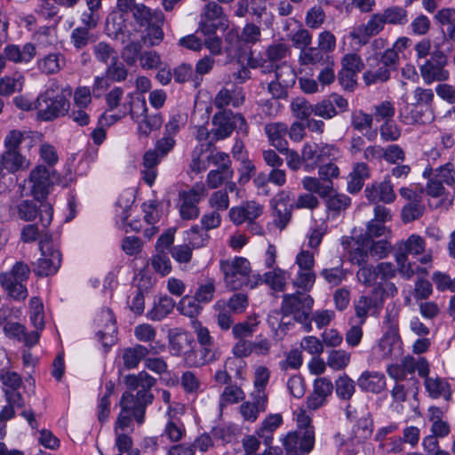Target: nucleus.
I'll use <instances>...</instances> for the list:
<instances>
[{
	"label": "nucleus",
	"mask_w": 455,
	"mask_h": 455,
	"mask_svg": "<svg viewBox=\"0 0 455 455\" xmlns=\"http://www.w3.org/2000/svg\"><path fill=\"white\" fill-rule=\"evenodd\" d=\"M220 267L225 285L230 291L241 290L244 286L254 289L258 285V281L251 276V267L246 258L235 257L220 260Z\"/></svg>",
	"instance_id": "obj_1"
},
{
	"label": "nucleus",
	"mask_w": 455,
	"mask_h": 455,
	"mask_svg": "<svg viewBox=\"0 0 455 455\" xmlns=\"http://www.w3.org/2000/svg\"><path fill=\"white\" fill-rule=\"evenodd\" d=\"M34 108L37 110V117L40 120L52 121L68 114L69 102L66 96L58 91L56 83H52L44 92L37 97Z\"/></svg>",
	"instance_id": "obj_2"
},
{
	"label": "nucleus",
	"mask_w": 455,
	"mask_h": 455,
	"mask_svg": "<svg viewBox=\"0 0 455 455\" xmlns=\"http://www.w3.org/2000/svg\"><path fill=\"white\" fill-rule=\"evenodd\" d=\"M133 18L140 28H145L142 41L148 46L158 45L164 39V16L161 11H151L144 4H137Z\"/></svg>",
	"instance_id": "obj_3"
},
{
	"label": "nucleus",
	"mask_w": 455,
	"mask_h": 455,
	"mask_svg": "<svg viewBox=\"0 0 455 455\" xmlns=\"http://www.w3.org/2000/svg\"><path fill=\"white\" fill-rule=\"evenodd\" d=\"M307 292L298 289L294 293L283 296L281 305L283 317L280 326L286 324L284 318L290 315L299 323L307 321L314 305V299Z\"/></svg>",
	"instance_id": "obj_4"
},
{
	"label": "nucleus",
	"mask_w": 455,
	"mask_h": 455,
	"mask_svg": "<svg viewBox=\"0 0 455 455\" xmlns=\"http://www.w3.org/2000/svg\"><path fill=\"white\" fill-rule=\"evenodd\" d=\"M29 275V267L22 261H17L9 271L0 274V284L13 299L24 300L28 295L25 283Z\"/></svg>",
	"instance_id": "obj_5"
},
{
	"label": "nucleus",
	"mask_w": 455,
	"mask_h": 455,
	"mask_svg": "<svg viewBox=\"0 0 455 455\" xmlns=\"http://www.w3.org/2000/svg\"><path fill=\"white\" fill-rule=\"evenodd\" d=\"M295 265L298 267V270L291 280L292 285L296 289L310 291L316 280V275L314 271L315 253L301 249L295 257Z\"/></svg>",
	"instance_id": "obj_6"
},
{
	"label": "nucleus",
	"mask_w": 455,
	"mask_h": 455,
	"mask_svg": "<svg viewBox=\"0 0 455 455\" xmlns=\"http://www.w3.org/2000/svg\"><path fill=\"white\" fill-rule=\"evenodd\" d=\"M385 323L388 326L376 347L377 353L382 359L395 358L402 355V340L398 334V319L396 314H387Z\"/></svg>",
	"instance_id": "obj_7"
},
{
	"label": "nucleus",
	"mask_w": 455,
	"mask_h": 455,
	"mask_svg": "<svg viewBox=\"0 0 455 455\" xmlns=\"http://www.w3.org/2000/svg\"><path fill=\"white\" fill-rule=\"evenodd\" d=\"M205 185L195 183L190 188L179 194V212L185 220H196L200 214L198 204L206 196Z\"/></svg>",
	"instance_id": "obj_8"
},
{
	"label": "nucleus",
	"mask_w": 455,
	"mask_h": 455,
	"mask_svg": "<svg viewBox=\"0 0 455 455\" xmlns=\"http://www.w3.org/2000/svg\"><path fill=\"white\" fill-rule=\"evenodd\" d=\"M39 248L42 257L37 260L34 272L39 276L53 275L59 269L61 263V254L51 243L48 234L44 235L39 241Z\"/></svg>",
	"instance_id": "obj_9"
},
{
	"label": "nucleus",
	"mask_w": 455,
	"mask_h": 455,
	"mask_svg": "<svg viewBox=\"0 0 455 455\" xmlns=\"http://www.w3.org/2000/svg\"><path fill=\"white\" fill-rule=\"evenodd\" d=\"M447 57L442 51H435L431 58L420 65L419 71L425 84L443 82L449 78V71L445 69Z\"/></svg>",
	"instance_id": "obj_10"
},
{
	"label": "nucleus",
	"mask_w": 455,
	"mask_h": 455,
	"mask_svg": "<svg viewBox=\"0 0 455 455\" xmlns=\"http://www.w3.org/2000/svg\"><path fill=\"white\" fill-rule=\"evenodd\" d=\"M153 398L152 393L137 391L134 395L130 391H126L121 397L120 406L124 411L131 412L139 424H142L144 422L146 407L152 403Z\"/></svg>",
	"instance_id": "obj_11"
},
{
	"label": "nucleus",
	"mask_w": 455,
	"mask_h": 455,
	"mask_svg": "<svg viewBox=\"0 0 455 455\" xmlns=\"http://www.w3.org/2000/svg\"><path fill=\"white\" fill-rule=\"evenodd\" d=\"M10 309L7 307L0 309V325L3 326L4 334L11 339H15L19 341L24 342L28 347L36 345L39 340L40 332H27L24 325L19 323L7 321Z\"/></svg>",
	"instance_id": "obj_12"
},
{
	"label": "nucleus",
	"mask_w": 455,
	"mask_h": 455,
	"mask_svg": "<svg viewBox=\"0 0 455 455\" xmlns=\"http://www.w3.org/2000/svg\"><path fill=\"white\" fill-rule=\"evenodd\" d=\"M396 247L398 252L406 253V256L409 254L420 256L419 261L421 264H428L433 260L432 250L426 249L425 239L419 235H411L406 240L400 241Z\"/></svg>",
	"instance_id": "obj_13"
},
{
	"label": "nucleus",
	"mask_w": 455,
	"mask_h": 455,
	"mask_svg": "<svg viewBox=\"0 0 455 455\" xmlns=\"http://www.w3.org/2000/svg\"><path fill=\"white\" fill-rule=\"evenodd\" d=\"M383 307V299L377 296V291L373 290L370 295H362L354 302L356 317L361 324H363L368 316L378 315Z\"/></svg>",
	"instance_id": "obj_14"
},
{
	"label": "nucleus",
	"mask_w": 455,
	"mask_h": 455,
	"mask_svg": "<svg viewBox=\"0 0 455 455\" xmlns=\"http://www.w3.org/2000/svg\"><path fill=\"white\" fill-rule=\"evenodd\" d=\"M96 323L100 328L97 338L104 347L112 346L116 341V319L109 308H104L96 317Z\"/></svg>",
	"instance_id": "obj_15"
},
{
	"label": "nucleus",
	"mask_w": 455,
	"mask_h": 455,
	"mask_svg": "<svg viewBox=\"0 0 455 455\" xmlns=\"http://www.w3.org/2000/svg\"><path fill=\"white\" fill-rule=\"evenodd\" d=\"M401 121L407 125L426 124L434 120L431 108L408 103L400 110Z\"/></svg>",
	"instance_id": "obj_16"
},
{
	"label": "nucleus",
	"mask_w": 455,
	"mask_h": 455,
	"mask_svg": "<svg viewBox=\"0 0 455 455\" xmlns=\"http://www.w3.org/2000/svg\"><path fill=\"white\" fill-rule=\"evenodd\" d=\"M0 380L3 384V391L7 403H17L23 399L19 389L23 384L21 376L10 369H0Z\"/></svg>",
	"instance_id": "obj_17"
},
{
	"label": "nucleus",
	"mask_w": 455,
	"mask_h": 455,
	"mask_svg": "<svg viewBox=\"0 0 455 455\" xmlns=\"http://www.w3.org/2000/svg\"><path fill=\"white\" fill-rule=\"evenodd\" d=\"M364 193L367 199L372 203L382 202L391 204L396 197L390 175H387L381 182H376L368 186Z\"/></svg>",
	"instance_id": "obj_18"
},
{
	"label": "nucleus",
	"mask_w": 455,
	"mask_h": 455,
	"mask_svg": "<svg viewBox=\"0 0 455 455\" xmlns=\"http://www.w3.org/2000/svg\"><path fill=\"white\" fill-rule=\"evenodd\" d=\"M29 181L32 184L31 194L34 198L37 201L44 200L51 185L48 170L43 165L36 166L30 172Z\"/></svg>",
	"instance_id": "obj_19"
},
{
	"label": "nucleus",
	"mask_w": 455,
	"mask_h": 455,
	"mask_svg": "<svg viewBox=\"0 0 455 455\" xmlns=\"http://www.w3.org/2000/svg\"><path fill=\"white\" fill-rule=\"evenodd\" d=\"M251 401L243 402L239 411L245 421L254 422L260 412L267 410L268 403L267 394H251Z\"/></svg>",
	"instance_id": "obj_20"
},
{
	"label": "nucleus",
	"mask_w": 455,
	"mask_h": 455,
	"mask_svg": "<svg viewBox=\"0 0 455 455\" xmlns=\"http://www.w3.org/2000/svg\"><path fill=\"white\" fill-rule=\"evenodd\" d=\"M193 339L185 331L175 329L169 333V347L171 354L175 356L183 355L192 353L191 345Z\"/></svg>",
	"instance_id": "obj_21"
},
{
	"label": "nucleus",
	"mask_w": 455,
	"mask_h": 455,
	"mask_svg": "<svg viewBox=\"0 0 455 455\" xmlns=\"http://www.w3.org/2000/svg\"><path fill=\"white\" fill-rule=\"evenodd\" d=\"M289 52V46L284 43H275L270 44L267 50L265 56L267 58L260 65L258 64L257 60H251L250 62L251 68H261L262 72L270 71L274 68V62L279 61L284 59Z\"/></svg>",
	"instance_id": "obj_22"
},
{
	"label": "nucleus",
	"mask_w": 455,
	"mask_h": 455,
	"mask_svg": "<svg viewBox=\"0 0 455 455\" xmlns=\"http://www.w3.org/2000/svg\"><path fill=\"white\" fill-rule=\"evenodd\" d=\"M220 356V350L214 344L210 346H200V349L193 351L186 356V363L189 366L201 367L217 361Z\"/></svg>",
	"instance_id": "obj_23"
},
{
	"label": "nucleus",
	"mask_w": 455,
	"mask_h": 455,
	"mask_svg": "<svg viewBox=\"0 0 455 455\" xmlns=\"http://www.w3.org/2000/svg\"><path fill=\"white\" fill-rule=\"evenodd\" d=\"M289 277V272L280 267H274L272 270L266 272L263 275H253V279L258 281V284L266 283L275 291H284Z\"/></svg>",
	"instance_id": "obj_24"
},
{
	"label": "nucleus",
	"mask_w": 455,
	"mask_h": 455,
	"mask_svg": "<svg viewBox=\"0 0 455 455\" xmlns=\"http://www.w3.org/2000/svg\"><path fill=\"white\" fill-rule=\"evenodd\" d=\"M232 117L233 112L226 110L220 111L213 116L212 133L217 140H224L231 135L233 132Z\"/></svg>",
	"instance_id": "obj_25"
},
{
	"label": "nucleus",
	"mask_w": 455,
	"mask_h": 455,
	"mask_svg": "<svg viewBox=\"0 0 455 455\" xmlns=\"http://www.w3.org/2000/svg\"><path fill=\"white\" fill-rule=\"evenodd\" d=\"M164 157L155 149L148 150L143 156V163L141 169L142 180L148 185L152 186L157 176V165Z\"/></svg>",
	"instance_id": "obj_26"
},
{
	"label": "nucleus",
	"mask_w": 455,
	"mask_h": 455,
	"mask_svg": "<svg viewBox=\"0 0 455 455\" xmlns=\"http://www.w3.org/2000/svg\"><path fill=\"white\" fill-rule=\"evenodd\" d=\"M243 102L244 94L241 88L232 90L222 88L213 100V105L219 109H223L229 105H232L234 108H238L243 105Z\"/></svg>",
	"instance_id": "obj_27"
},
{
	"label": "nucleus",
	"mask_w": 455,
	"mask_h": 455,
	"mask_svg": "<svg viewBox=\"0 0 455 455\" xmlns=\"http://www.w3.org/2000/svg\"><path fill=\"white\" fill-rule=\"evenodd\" d=\"M357 384L363 391L379 394L386 387V379L380 372L366 371L359 376Z\"/></svg>",
	"instance_id": "obj_28"
},
{
	"label": "nucleus",
	"mask_w": 455,
	"mask_h": 455,
	"mask_svg": "<svg viewBox=\"0 0 455 455\" xmlns=\"http://www.w3.org/2000/svg\"><path fill=\"white\" fill-rule=\"evenodd\" d=\"M4 53L5 59L11 61L28 63L36 56V51L33 44L28 43L23 45L22 49L15 44L7 45L4 50Z\"/></svg>",
	"instance_id": "obj_29"
},
{
	"label": "nucleus",
	"mask_w": 455,
	"mask_h": 455,
	"mask_svg": "<svg viewBox=\"0 0 455 455\" xmlns=\"http://www.w3.org/2000/svg\"><path fill=\"white\" fill-rule=\"evenodd\" d=\"M371 176L369 165L363 162L355 163L349 174L347 189L350 193H356L362 189L364 181Z\"/></svg>",
	"instance_id": "obj_30"
},
{
	"label": "nucleus",
	"mask_w": 455,
	"mask_h": 455,
	"mask_svg": "<svg viewBox=\"0 0 455 455\" xmlns=\"http://www.w3.org/2000/svg\"><path fill=\"white\" fill-rule=\"evenodd\" d=\"M124 383L131 391H145L151 393V388L156 384V379L148 372L142 371L138 374H129L124 378Z\"/></svg>",
	"instance_id": "obj_31"
},
{
	"label": "nucleus",
	"mask_w": 455,
	"mask_h": 455,
	"mask_svg": "<svg viewBox=\"0 0 455 455\" xmlns=\"http://www.w3.org/2000/svg\"><path fill=\"white\" fill-rule=\"evenodd\" d=\"M303 188L322 198H327L334 192L333 182L323 181L322 179L307 176L301 180Z\"/></svg>",
	"instance_id": "obj_32"
},
{
	"label": "nucleus",
	"mask_w": 455,
	"mask_h": 455,
	"mask_svg": "<svg viewBox=\"0 0 455 455\" xmlns=\"http://www.w3.org/2000/svg\"><path fill=\"white\" fill-rule=\"evenodd\" d=\"M149 352L148 347L140 344L124 348L121 353L124 367L126 370L137 368L140 361L145 359Z\"/></svg>",
	"instance_id": "obj_33"
},
{
	"label": "nucleus",
	"mask_w": 455,
	"mask_h": 455,
	"mask_svg": "<svg viewBox=\"0 0 455 455\" xmlns=\"http://www.w3.org/2000/svg\"><path fill=\"white\" fill-rule=\"evenodd\" d=\"M0 157L6 172L14 173L20 170H26L30 165L29 161L16 149H6Z\"/></svg>",
	"instance_id": "obj_34"
},
{
	"label": "nucleus",
	"mask_w": 455,
	"mask_h": 455,
	"mask_svg": "<svg viewBox=\"0 0 455 455\" xmlns=\"http://www.w3.org/2000/svg\"><path fill=\"white\" fill-rule=\"evenodd\" d=\"M265 132L268 140L273 147L283 152L286 149L287 141L285 135L288 132L287 126L282 123H272L265 126Z\"/></svg>",
	"instance_id": "obj_35"
},
{
	"label": "nucleus",
	"mask_w": 455,
	"mask_h": 455,
	"mask_svg": "<svg viewBox=\"0 0 455 455\" xmlns=\"http://www.w3.org/2000/svg\"><path fill=\"white\" fill-rule=\"evenodd\" d=\"M65 58L58 52L49 53L37 60L38 69L46 75L58 73L65 66Z\"/></svg>",
	"instance_id": "obj_36"
},
{
	"label": "nucleus",
	"mask_w": 455,
	"mask_h": 455,
	"mask_svg": "<svg viewBox=\"0 0 455 455\" xmlns=\"http://www.w3.org/2000/svg\"><path fill=\"white\" fill-rule=\"evenodd\" d=\"M24 76L15 73L12 76H4L0 79V95L10 96L22 90Z\"/></svg>",
	"instance_id": "obj_37"
},
{
	"label": "nucleus",
	"mask_w": 455,
	"mask_h": 455,
	"mask_svg": "<svg viewBox=\"0 0 455 455\" xmlns=\"http://www.w3.org/2000/svg\"><path fill=\"white\" fill-rule=\"evenodd\" d=\"M425 387L429 395L433 398L443 396L445 399H449L451 395L448 383L439 377L426 378Z\"/></svg>",
	"instance_id": "obj_38"
},
{
	"label": "nucleus",
	"mask_w": 455,
	"mask_h": 455,
	"mask_svg": "<svg viewBox=\"0 0 455 455\" xmlns=\"http://www.w3.org/2000/svg\"><path fill=\"white\" fill-rule=\"evenodd\" d=\"M386 24L403 26L408 22V12L401 6H391L380 12Z\"/></svg>",
	"instance_id": "obj_39"
},
{
	"label": "nucleus",
	"mask_w": 455,
	"mask_h": 455,
	"mask_svg": "<svg viewBox=\"0 0 455 455\" xmlns=\"http://www.w3.org/2000/svg\"><path fill=\"white\" fill-rule=\"evenodd\" d=\"M138 134L141 138H148L153 131L160 129L163 124V118L160 115L146 116L138 120Z\"/></svg>",
	"instance_id": "obj_40"
},
{
	"label": "nucleus",
	"mask_w": 455,
	"mask_h": 455,
	"mask_svg": "<svg viewBox=\"0 0 455 455\" xmlns=\"http://www.w3.org/2000/svg\"><path fill=\"white\" fill-rule=\"evenodd\" d=\"M351 361V354L344 349H333L328 353L327 365L334 371L344 370Z\"/></svg>",
	"instance_id": "obj_41"
},
{
	"label": "nucleus",
	"mask_w": 455,
	"mask_h": 455,
	"mask_svg": "<svg viewBox=\"0 0 455 455\" xmlns=\"http://www.w3.org/2000/svg\"><path fill=\"white\" fill-rule=\"evenodd\" d=\"M335 390L339 398L348 401L355 392V381L347 374H343L336 379Z\"/></svg>",
	"instance_id": "obj_42"
},
{
	"label": "nucleus",
	"mask_w": 455,
	"mask_h": 455,
	"mask_svg": "<svg viewBox=\"0 0 455 455\" xmlns=\"http://www.w3.org/2000/svg\"><path fill=\"white\" fill-rule=\"evenodd\" d=\"M283 422L281 414H269L262 422L261 427L259 431V435L265 439L267 445L272 440L271 434L275 431Z\"/></svg>",
	"instance_id": "obj_43"
},
{
	"label": "nucleus",
	"mask_w": 455,
	"mask_h": 455,
	"mask_svg": "<svg viewBox=\"0 0 455 455\" xmlns=\"http://www.w3.org/2000/svg\"><path fill=\"white\" fill-rule=\"evenodd\" d=\"M30 307V321L34 327L35 331H40L44 328V315L43 302L37 298L33 297L29 301Z\"/></svg>",
	"instance_id": "obj_44"
},
{
	"label": "nucleus",
	"mask_w": 455,
	"mask_h": 455,
	"mask_svg": "<svg viewBox=\"0 0 455 455\" xmlns=\"http://www.w3.org/2000/svg\"><path fill=\"white\" fill-rule=\"evenodd\" d=\"M245 397L243 390L237 385H228L220 396V404L221 407L228 404L237 403Z\"/></svg>",
	"instance_id": "obj_45"
},
{
	"label": "nucleus",
	"mask_w": 455,
	"mask_h": 455,
	"mask_svg": "<svg viewBox=\"0 0 455 455\" xmlns=\"http://www.w3.org/2000/svg\"><path fill=\"white\" fill-rule=\"evenodd\" d=\"M435 19L442 26H446L447 35L455 41V9L443 8L435 14Z\"/></svg>",
	"instance_id": "obj_46"
},
{
	"label": "nucleus",
	"mask_w": 455,
	"mask_h": 455,
	"mask_svg": "<svg viewBox=\"0 0 455 455\" xmlns=\"http://www.w3.org/2000/svg\"><path fill=\"white\" fill-rule=\"evenodd\" d=\"M259 322L256 316H250L247 321L238 323L232 328V333L237 339H245V338L252 336Z\"/></svg>",
	"instance_id": "obj_47"
},
{
	"label": "nucleus",
	"mask_w": 455,
	"mask_h": 455,
	"mask_svg": "<svg viewBox=\"0 0 455 455\" xmlns=\"http://www.w3.org/2000/svg\"><path fill=\"white\" fill-rule=\"evenodd\" d=\"M370 256L371 253L366 237L363 239L362 243L356 241L355 246L353 247L349 253L350 261L356 265L366 263L369 260Z\"/></svg>",
	"instance_id": "obj_48"
},
{
	"label": "nucleus",
	"mask_w": 455,
	"mask_h": 455,
	"mask_svg": "<svg viewBox=\"0 0 455 455\" xmlns=\"http://www.w3.org/2000/svg\"><path fill=\"white\" fill-rule=\"evenodd\" d=\"M395 113L394 103L389 100H383L373 106V113L371 116L376 121H391Z\"/></svg>",
	"instance_id": "obj_49"
},
{
	"label": "nucleus",
	"mask_w": 455,
	"mask_h": 455,
	"mask_svg": "<svg viewBox=\"0 0 455 455\" xmlns=\"http://www.w3.org/2000/svg\"><path fill=\"white\" fill-rule=\"evenodd\" d=\"M299 61L301 65H316L325 63L324 54L315 47H308L300 51Z\"/></svg>",
	"instance_id": "obj_50"
},
{
	"label": "nucleus",
	"mask_w": 455,
	"mask_h": 455,
	"mask_svg": "<svg viewBox=\"0 0 455 455\" xmlns=\"http://www.w3.org/2000/svg\"><path fill=\"white\" fill-rule=\"evenodd\" d=\"M292 114L299 119H307L314 113V105L305 98L298 97L291 101Z\"/></svg>",
	"instance_id": "obj_51"
},
{
	"label": "nucleus",
	"mask_w": 455,
	"mask_h": 455,
	"mask_svg": "<svg viewBox=\"0 0 455 455\" xmlns=\"http://www.w3.org/2000/svg\"><path fill=\"white\" fill-rule=\"evenodd\" d=\"M270 371L265 366H258L254 372L253 386L251 394H267L266 387L269 381Z\"/></svg>",
	"instance_id": "obj_52"
},
{
	"label": "nucleus",
	"mask_w": 455,
	"mask_h": 455,
	"mask_svg": "<svg viewBox=\"0 0 455 455\" xmlns=\"http://www.w3.org/2000/svg\"><path fill=\"white\" fill-rule=\"evenodd\" d=\"M373 116L363 110H355L351 114V125L359 132L370 130L372 127Z\"/></svg>",
	"instance_id": "obj_53"
},
{
	"label": "nucleus",
	"mask_w": 455,
	"mask_h": 455,
	"mask_svg": "<svg viewBox=\"0 0 455 455\" xmlns=\"http://www.w3.org/2000/svg\"><path fill=\"white\" fill-rule=\"evenodd\" d=\"M154 270L161 275H166L172 271L171 260L165 251H157L151 258Z\"/></svg>",
	"instance_id": "obj_54"
},
{
	"label": "nucleus",
	"mask_w": 455,
	"mask_h": 455,
	"mask_svg": "<svg viewBox=\"0 0 455 455\" xmlns=\"http://www.w3.org/2000/svg\"><path fill=\"white\" fill-rule=\"evenodd\" d=\"M317 153L318 144L308 142L303 146L301 155L305 163L304 168L307 172L313 170L317 164Z\"/></svg>",
	"instance_id": "obj_55"
},
{
	"label": "nucleus",
	"mask_w": 455,
	"mask_h": 455,
	"mask_svg": "<svg viewBox=\"0 0 455 455\" xmlns=\"http://www.w3.org/2000/svg\"><path fill=\"white\" fill-rule=\"evenodd\" d=\"M390 78V68L381 64L377 69L368 70L363 74L364 82L370 85L372 84L384 83Z\"/></svg>",
	"instance_id": "obj_56"
},
{
	"label": "nucleus",
	"mask_w": 455,
	"mask_h": 455,
	"mask_svg": "<svg viewBox=\"0 0 455 455\" xmlns=\"http://www.w3.org/2000/svg\"><path fill=\"white\" fill-rule=\"evenodd\" d=\"M93 52L96 59L103 63L108 64V62L112 63L117 60L116 51L107 43L100 42L97 44L93 48Z\"/></svg>",
	"instance_id": "obj_57"
},
{
	"label": "nucleus",
	"mask_w": 455,
	"mask_h": 455,
	"mask_svg": "<svg viewBox=\"0 0 455 455\" xmlns=\"http://www.w3.org/2000/svg\"><path fill=\"white\" fill-rule=\"evenodd\" d=\"M223 366L228 371V373L230 371L235 372V376L237 379H244L247 363L243 359L234 355L229 356L225 360Z\"/></svg>",
	"instance_id": "obj_58"
},
{
	"label": "nucleus",
	"mask_w": 455,
	"mask_h": 455,
	"mask_svg": "<svg viewBox=\"0 0 455 455\" xmlns=\"http://www.w3.org/2000/svg\"><path fill=\"white\" fill-rule=\"evenodd\" d=\"M215 292V282L212 278L207 279L202 283L195 294V299L198 302L207 303L210 302Z\"/></svg>",
	"instance_id": "obj_59"
},
{
	"label": "nucleus",
	"mask_w": 455,
	"mask_h": 455,
	"mask_svg": "<svg viewBox=\"0 0 455 455\" xmlns=\"http://www.w3.org/2000/svg\"><path fill=\"white\" fill-rule=\"evenodd\" d=\"M343 69L347 72L351 77L357 72H360L363 67L361 58L355 53L346 54L342 59Z\"/></svg>",
	"instance_id": "obj_60"
},
{
	"label": "nucleus",
	"mask_w": 455,
	"mask_h": 455,
	"mask_svg": "<svg viewBox=\"0 0 455 455\" xmlns=\"http://www.w3.org/2000/svg\"><path fill=\"white\" fill-rule=\"evenodd\" d=\"M314 114L324 119H331L338 115V111L332 100L327 98L314 105Z\"/></svg>",
	"instance_id": "obj_61"
},
{
	"label": "nucleus",
	"mask_w": 455,
	"mask_h": 455,
	"mask_svg": "<svg viewBox=\"0 0 455 455\" xmlns=\"http://www.w3.org/2000/svg\"><path fill=\"white\" fill-rule=\"evenodd\" d=\"M401 128L393 121L384 122L379 127L380 138L384 141H395L401 136Z\"/></svg>",
	"instance_id": "obj_62"
},
{
	"label": "nucleus",
	"mask_w": 455,
	"mask_h": 455,
	"mask_svg": "<svg viewBox=\"0 0 455 455\" xmlns=\"http://www.w3.org/2000/svg\"><path fill=\"white\" fill-rule=\"evenodd\" d=\"M180 385L186 393L195 394L201 387V381L195 372L187 371L180 377Z\"/></svg>",
	"instance_id": "obj_63"
},
{
	"label": "nucleus",
	"mask_w": 455,
	"mask_h": 455,
	"mask_svg": "<svg viewBox=\"0 0 455 455\" xmlns=\"http://www.w3.org/2000/svg\"><path fill=\"white\" fill-rule=\"evenodd\" d=\"M187 234L188 236V243L194 249L204 246L206 243L209 237L206 231L197 225L191 227V228L187 232Z\"/></svg>",
	"instance_id": "obj_64"
}]
</instances>
